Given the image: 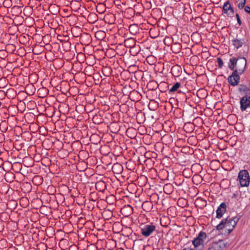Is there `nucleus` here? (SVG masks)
Here are the masks:
<instances>
[{"label": "nucleus", "instance_id": "a211bd4d", "mask_svg": "<svg viewBox=\"0 0 250 250\" xmlns=\"http://www.w3.org/2000/svg\"><path fill=\"white\" fill-rule=\"evenodd\" d=\"M229 5H231V4L229 2V0H228L224 3V4L223 6V8H222L224 14H227V13H228L229 9Z\"/></svg>", "mask_w": 250, "mask_h": 250}, {"label": "nucleus", "instance_id": "20e7f679", "mask_svg": "<svg viewBox=\"0 0 250 250\" xmlns=\"http://www.w3.org/2000/svg\"><path fill=\"white\" fill-rule=\"evenodd\" d=\"M156 227L152 224H146L141 228L142 234L145 237H148L156 230Z\"/></svg>", "mask_w": 250, "mask_h": 250}, {"label": "nucleus", "instance_id": "1a4fd4ad", "mask_svg": "<svg viewBox=\"0 0 250 250\" xmlns=\"http://www.w3.org/2000/svg\"><path fill=\"white\" fill-rule=\"evenodd\" d=\"M227 210V205L225 202L222 203L216 210V216L217 218H221Z\"/></svg>", "mask_w": 250, "mask_h": 250}, {"label": "nucleus", "instance_id": "7c9ffc66", "mask_svg": "<svg viewBox=\"0 0 250 250\" xmlns=\"http://www.w3.org/2000/svg\"><path fill=\"white\" fill-rule=\"evenodd\" d=\"M249 14H250V13H249Z\"/></svg>", "mask_w": 250, "mask_h": 250}, {"label": "nucleus", "instance_id": "f8f14e48", "mask_svg": "<svg viewBox=\"0 0 250 250\" xmlns=\"http://www.w3.org/2000/svg\"><path fill=\"white\" fill-rule=\"evenodd\" d=\"M163 189L165 193L169 195L173 192L174 190V187L172 184L168 183L164 185Z\"/></svg>", "mask_w": 250, "mask_h": 250}, {"label": "nucleus", "instance_id": "2eb2a0df", "mask_svg": "<svg viewBox=\"0 0 250 250\" xmlns=\"http://www.w3.org/2000/svg\"><path fill=\"white\" fill-rule=\"evenodd\" d=\"M142 207L144 210L148 212L152 208V204L151 202L145 201L142 204Z\"/></svg>", "mask_w": 250, "mask_h": 250}, {"label": "nucleus", "instance_id": "c85d7f7f", "mask_svg": "<svg viewBox=\"0 0 250 250\" xmlns=\"http://www.w3.org/2000/svg\"><path fill=\"white\" fill-rule=\"evenodd\" d=\"M131 41L133 42V43H135V42L133 40H131Z\"/></svg>", "mask_w": 250, "mask_h": 250}, {"label": "nucleus", "instance_id": "4be33fe9", "mask_svg": "<svg viewBox=\"0 0 250 250\" xmlns=\"http://www.w3.org/2000/svg\"><path fill=\"white\" fill-rule=\"evenodd\" d=\"M229 9L227 15L229 17H232L234 14V10L233 8L231 7V5H229Z\"/></svg>", "mask_w": 250, "mask_h": 250}, {"label": "nucleus", "instance_id": "412c9836", "mask_svg": "<svg viewBox=\"0 0 250 250\" xmlns=\"http://www.w3.org/2000/svg\"><path fill=\"white\" fill-rule=\"evenodd\" d=\"M98 187H102L104 190L106 187L105 183L103 181H99L96 184V188H97Z\"/></svg>", "mask_w": 250, "mask_h": 250}, {"label": "nucleus", "instance_id": "7ed1b4c3", "mask_svg": "<svg viewBox=\"0 0 250 250\" xmlns=\"http://www.w3.org/2000/svg\"><path fill=\"white\" fill-rule=\"evenodd\" d=\"M207 238L206 232L200 231L198 236L192 241V244L196 248L202 249L204 247V241Z\"/></svg>", "mask_w": 250, "mask_h": 250}, {"label": "nucleus", "instance_id": "0eeeda50", "mask_svg": "<svg viewBox=\"0 0 250 250\" xmlns=\"http://www.w3.org/2000/svg\"><path fill=\"white\" fill-rule=\"evenodd\" d=\"M239 74L236 71H233L232 74L228 77V82L231 85L235 86L238 84L240 80Z\"/></svg>", "mask_w": 250, "mask_h": 250}, {"label": "nucleus", "instance_id": "9d476101", "mask_svg": "<svg viewBox=\"0 0 250 250\" xmlns=\"http://www.w3.org/2000/svg\"><path fill=\"white\" fill-rule=\"evenodd\" d=\"M233 45L238 49L241 47L245 43L244 39H240L236 36V38L232 40Z\"/></svg>", "mask_w": 250, "mask_h": 250}, {"label": "nucleus", "instance_id": "39448f33", "mask_svg": "<svg viewBox=\"0 0 250 250\" xmlns=\"http://www.w3.org/2000/svg\"><path fill=\"white\" fill-rule=\"evenodd\" d=\"M236 67L234 71L242 74L246 69L247 60L244 57H239L237 59Z\"/></svg>", "mask_w": 250, "mask_h": 250}, {"label": "nucleus", "instance_id": "393cba45", "mask_svg": "<svg viewBox=\"0 0 250 250\" xmlns=\"http://www.w3.org/2000/svg\"><path fill=\"white\" fill-rule=\"evenodd\" d=\"M236 17L237 19L238 23L239 24V25H241L242 24V21H241V19L238 14H236Z\"/></svg>", "mask_w": 250, "mask_h": 250}, {"label": "nucleus", "instance_id": "cd10ccee", "mask_svg": "<svg viewBox=\"0 0 250 250\" xmlns=\"http://www.w3.org/2000/svg\"><path fill=\"white\" fill-rule=\"evenodd\" d=\"M183 250H191V249H189L185 248V249H184Z\"/></svg>", "mask_w": 250, "mask_h": 250}, {"label": "nucleus", "instance_id": "9b49d317", "mask_svg": "<svg viewBox=\"0 0 250 250\" xmlns=\"http://www.w3.org/2000/svg\"><path fill=\"white\" fill-rule=\"evenodd\" d=\"M112 170L114 173L121 174L123 171V167L121 164L117 163L112 166Z\"/></svg>", "mask_w": 250, "mask_h": 250}, {"label": "nucleus", "instance_id": "a878e982", "mask_svg": "<svg viewBox=\"0 0 250 250\" xmlns=\"http://www.w3.org/2000/svg\"><path fill=\"white\" fill-rule=\"evenodd\" d=\"M239 191H236L234 193H233V194H232V197H231V198L232 199H235V198H237V197H238V196L239 195Z\"/></svg>", "mask_w": 250, "mask_h": 250}, {"label": "nucleus", "instance_id": "dca6fc26", "mask_svg": "<svg viewBox=\"0 0 250 250\" xmlns=\"http://www.w3.org/2000/svg\"><path fill=\"white\" fill-rule=\"evenodd\" d=\"M158 83L154 81H152L150 82L147 84V87L149 88V90H154L156 89L158 87Z\"/></svg>", "mask_w": 250, "mask_h": 250}, {"label": "nucleus", "instance_id": "f3484780", "mask_svg": "<svg viewBox=\"0 0 250 250\" xmlns=\"http://www.w3.org/2000/svg\"><path fill=\"white\" fill-rule=\"evenodd\" d=\"M239 91L240 92H243L246 95L250 94V88L245 85H241L239 87Z\"/></svg>", "mask_w": 250, "mask_h": 250}, {"label": "nucleus", "instance_id": "f03ea898", "mask_svg": "<svg viewBox=\"0 0 250 250\" xmlns=\"http://www.w3.org/2000/svg\"><path fill=\"white\" fill-rule=\"evenodd\" d=\"M238 178L241 187H248L250 182V177L248 171L247 170H241Z\"/></svg>", "mask_w": 250, "mask_h": 250}, {"label": "nucleus", "instance_id": "423d86ee", "mask_svg": "<svg viewBox=\"0 0 250 250\" xmlns=\"http://www.w3.org/2000/svg\"><path fill=\"white\" fill-rule=\"evenodd\" d=\"M226 247V243L223 240H219L210 244L207 250H224Z\"/></svg>", "mask_w": 250, "mask_h": 250}, {"label": "nucleus", "instance_id": "f257e3e1", "mask_svg": "<svg viewBox=\"0 0 250 250\" xmlns=\"http://www.w3.org/2000/svg\"><path fill=\"white\" fill-rule=\"evenodd\" d=\"M240 217L241 216L238 215L229 220L227 218L222 220L216 226V229L221 230L225 228L228 230V233H230L239 220Z\"/></svg>", "mask_w": 250, "mask_h": 250}, {"label": "nucleus", "instance_id": "5701e85b", "mask_svg": "<svg viewBox=\"0 0 250 250\" xmlns=\"http://www.w3.org/2000/svg\"><path fill=\"white\" fill-rule=\"evenodd\" d=\"M217 62L218 63V66L219 68H221L224 64L223 60L221 58H217Z\"/></svg>", "mask_w": 250, "mask_h": 250}, {"label": "nucleus", "instance_id": "aec40b11", "mask_svg": "<svg viewBox=\"0 0 250 250\" xmlns=\"http://www.w3.org/2000/svg\"><path fill=\"white\" fill-rule=\"evenodd\" d=\"M137 28V26L135 24L130 25L129 27V31L132 34H136L137 32L135 31V29Z\"/></svg>", "mask_w": 250, "mask_h": 250}, {"label": "nucleus", "instance_id": "6e6552de", "mask_svg": "<svg viewBox=\"0 0 250 250\" xmlns=\"http://www.w3.org/2000/svg\"><path fill=\"white\" fill-rule=\"evenodd\" d=\"M240 108L242 111L245 110L250 107V96L246 95L240 100Z\"/></svg>", "mask_w": 250, "mask_h": 250}, {"label": "nucleus", "instance_id": "b1692460", "mask_svg": "<svg viewBox=\"0 0 250 250\" xmlns=\"http://www.w3.org/2000/svg\"><path fill=\"white\" fill-rule=\"evenodd\" d=\"M245 3H246V0H243L241 2H239L238 4V5H237L238 7L240 9H243L244 8V7L245 6Z\"/></svg>", "mask_w": 250, "mask_h": 250}, {"label": "nucleus", "instance_id": "bb28decb", "mask_svg": "<svg viewBox=\"0 0 250 250\" xmlns=\"http://www.w3.org/2000/svg\"><path fill=\"white\" fill-rule=\"evenodd\" d=\"M244 10L245 11L248 13H250V7L249 6H246L244 7Z\"/></svg>", "mask_w": 250, "mask_h": 250}, {"label": "nucleus", "instance_id": "c756f323", "mask_svg": "<svg viewBox=\"0 0 250 250\" xmlns=\"http://www.w3.org/2000/svg\"><path fill=\"white\" fill-rule=\"evenodd\" d=\"M1 136L2 137V138H3V136H4L3 135H2V134L1 135Z\"/></svg>", "mask_w": 250, "mask_h": 250}, {"label": "nucleus", "instance_id": "6ab92c4d", "mask_svg": "<svg viewBox=\"0 0 250 250\" xmlns=\"http://www.w3.org/2000/svg\"><path fill=\"white\" fill-rule=\"evenodd\" d=\"M181 86V83L179 82L176 83L172 87L169 89V93H171L173 92H174L175 91H177L178 89Z\"/></svg>", "mask_w": 250, "mask_h": 250}, {"label": "nucleus", "instance_id": "ddd939ff", "mask_svg": "<svg viewBox=\"0 0 250 250\" xmlns=\"http://www.w3.org/2000/svg\"><path fill=\"white\" fill-rule=\"evenodd\" d=\"M171 72L173 76L175 77L178 76L181 72V68L178 65H174L171 69Z\"/></svg>", "mask_w": 250, "mask_h": 250}, {"label": "nucleus", "instance_id": "4468645a", "mask_svg": "<svg viewBox=\"0 0 250 250\" xmlns=\"http://www.w3.org/2000/svg\"><path fill=\"white\" fill-rule=\"evenodd\" d=\"M237 59L235 57H232L230 58L229 62L228 64V67L233 71L235 70V68L236 67Z\"/></svg>", "mask_w": 250, "mask_h": 250}]
</instances>
